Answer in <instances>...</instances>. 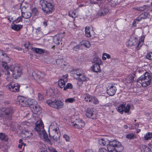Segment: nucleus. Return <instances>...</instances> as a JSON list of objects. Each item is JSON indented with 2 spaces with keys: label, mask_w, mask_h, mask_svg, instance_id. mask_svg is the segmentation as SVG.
<instances>
[{
  "label": "nucleus",
  "mask_w": 152,
  "mask_h": 152,
  "mask_svg": "<svg viewBox=\"0 0 152 152\" xmlns=\"http://www.w3.org/2000/svg\"><path fill=\"white\" fill-rule=\"evenodd\" d=\"M0 55V62L3 63L2 67L6 70L5 74L10 75L9 70L12 72V76L15 79L19 77L22 74V71L19 66L17 64L12 65L9 67L7 64L10 61V58L6 53L3 51Z\"/></svg>",
  "instance_id": "f257e3e1"
},
{
  "label": "nucleus",
  "mask_w": 152,
  "mask_h": 152,
  "mask_svg": "<svg viewBox=\"0 0 152 152\" xmlns=\"http://www.w3.org/2000/svg\"><path fill=\"white\" fill-rule=\"evenodd\" d=\"M151 79V77L150 73L146 72L138 78L137 81L142 87H145L150 85Z\"/></svg>",
  "instance_id": "f03ea898"
},
{
  "label": "nucleus",
  "mask_w": 152,
  "mask_h": 152,
  "mask_svg": "<svg viewBox=\"0 0 152 152\" xmlns=\"http://www.w3.org/2000/svg\"><path fill=\"white\" fill-rule=\"evenodd\" d=\"M57 126V124L56 122L52 123L50 127L52 130L49 132L50 137L56 141L58 140L60 137V132Z\"/></svg>",
  "instance_id": "7ed1b4c3"
},
{
  "label": "nucleus",
  "mask_w": 152,
  "mask_h": 152,
  "mask_svg": "<svg viewBox=\"0 0 152 152\" xmlns=\"http://www.w3.org/2000/svg\"><path fill=\"white\" fill-rule=\"evenodd\" d=\"M40 4L42 7L43 11L47 14L51 12L53 7V5L50 2H49L46 0H41Z\"/></svg>",
  "instance_id": "20e7f679"
},
{
  "label": "nucleus",
  "mask_w": 152,
  "mask_h": 152,
  "mask_svg": "<svg viewBox=\"0 0 152 152\" xmlns=\"http://www.w3.org/2000/svg\"><path fill=\"white\" fill-rule=\"evenodd\" d=\"M47 103L50 106L57 109L61 108L64 106V104L62 101L58 100H55L53 101L51 100H48Z\"/></svg>",
  "instance_id": "39448f33"
},
{
  "label": "nucleus",
  "mask_w": 152,
  "mask_h": 152,
  "mask_svg": "<svg viewBox=\"0 0 152 152\" xmlns=\"http://www.w3.org/2000/svg\"><path fill=\"white\" fill-rule=\"evenodd\" d=\"M32 75L33 77L36 75L37 78L39 79V80L44 81L45 80L46 74L44 72H41L38 70H35L33 72Z\"/></svg>",
  "instance_id": "423d86ee"
},
{
  "label": "nucleus",
  "mask_w": 152,
  "mask_h": 152,
  "mask_svg": "<svg viewBox=\"0 0 152 152\" xmlns=\"http://www.w3.org/2000/svg\"><path fill=\"white\" fill-rule=\"evenodd\" d=\"M85 125V123L83 120L78 119L73 122L72 126L75 128L81 129L84 127Z\"/></svg>",
  "instance_id": "0eeeda50"
},
{
  "label": "nucleus",
  "mask_w": 152,
  "mask_h": 152,
  "mask_svg": "<svg viewBox=\"0 0 152 152\" xmlns=\"http://www.w3.org/2000/svg\"><path fill=\"white\" fill-rule=\"evenodd\" d=\"M130 108V105L127 104L126 106L123 104H121L118 107L117 111L121 114H123L124 112L128 113Z\"/></svg>",
  "instance_id": "6e6552de"
},
{
  "label": "nucleus",
  "mask_w": 152,
  "mask_h": 152,
  "mask_svg": "<svg viewBox=\"0 0 152 152\" xmlns=\"http://www.w3.org/2000/svg\"><path fill=\"white\" fill-rule=\"evenodd\" d=\"M57 64L61 68H63L64 70H66L69 64L68 63L65 61L63 59H58L56 61Z\"/></svg>",
  "instance_id": "1a4fd4ad"
},
{
  "label": "nucleus",
  "mask_w": 152,
  "mask_h": 152,
  "mask_svg": "<svg viewBox=\"0 0 152 152\" xmlns=\"http://www.w3.org/2000/svg\"><path fill=\"white\" fill-rule=\"evenodd\" d=\"M44 129V125L41 120L38 121L36 123V125L34 128L35 131H37L39 134L41 133Z\"/></svg>",
  "instance_id": "9d476101"
},
{
  "label": "nucleus",
  "mask_w": 152,
  "mask_h": 152,
  "mask_svg": "<svg viewBox=\"0 0 152 152\" xmlns=\"http://www.w3.org/2000/svg\"><path fill=\"white\" fill-rule=\"evenodd\" d=\"M17 101L23 107H28L27 98L25 97L22 96H17Z\"/></svg>",
  "instance_id": "9b49d317"
},
{
  "label": "nucleus",
  "mask_w": 152,
  "mask_h": 152,
  "mask_svg": "<svg viewBox=\"0 0 152 152\" xmlns=\"http://www.w3.org/2000/svg\"><path fill=\"white\" fill-rule=\"evenodd\" d=\"M86 116L92 119H95L96 116L95 112H94L93 109L92 108H88L86 111Z\"/></svg>",
  "instance_id": "f8f14e48"
},
{
  "label": "nucleus",
  "mask_w": 152,
  "mask_h": 152,
  "mask_svg": "<svg viewBox=\"0 0 152 152\" xmlns=\"http://www.w3.org/2000/svg\"><path fill=\"white\" fill-rule=\"evenodd\" d=\"M108 143L110 145L115 147L120 148V149L119 150V151H120L123 149V147L122 146L121 143L116 140H113V141H109Z\"/></svg>",
  "instance_id": "ddd939ff"
},
{
  "label": "nucleus",
  "mask_w": 152,
  "mask_h": 152,
  "mask_svg": "<svg viewBox=\"0 0 152 152\" xmlns=\"http://www.w3.org/2000/svg\"><path fill=\"white\" fill-rule=\"evenodd\" d=\"M64 36V34L62 33L58 34L53 38V42L57 45L59 44Z\"/></svg>",
  "instance_id": "4468645a"
},
{
  "label": "nucleus",
  "mask_w": 152,
  "mask_h": 152,
  "mask_svg": "<svg viewBox=\"0 0 152 152\" xmlns=\"http://www.w3.org/2000/svg\"><path fill=\"white\" fill-rule=\"evenodd\" d=\"M20 86L18 83L10 84L8 88L10 91L12 92H18L19 91Z\"/></svg>",
  "instance_id": "2eb2a0df"
},
{
  "label": "nucleus",
  "mask_w": 152,
  "mask_h": 152,
  "mask_svg": "<svg viewBox=\"0 0 152 152\" xmlns=\"http://www.w3.org/2000/svg\"><path fill=\"white\" fill-rule=\"evenodd\" d=\"M11 28L15 31H18L23 27V25L21 24L17 25L12 22L11 25Z\"/></svg>",
  "instance_id": "dca6fc26"
},
{
  "label": "nucleus",
  "mask_w": 152,
  "mask_h": 152,
  "mask_svg": "<svg viewBox=\"0 0 152 152\" xmlns=\"http://www.w3.org/2000/svg\"><path fill=\"white\" fill-rule=\"evenodd\" d=\"M4 112V115L7 118L8 116H10L13 113V111L11 108H3L2 110Z\"/></svg>",
  "instance_id": "f3484780"
},
{
  "label": "nucleus",
  "mask_w": 152,
  "mask_h": 152,
  "mask_svg": "<svg viewBox=\"0 0 152 152\" xmlns=\"http://www.w3.org/2000/svg\"><path fill=\"white\" fill-rule=\"evenodd\" d=\"M117 90L116 88L113 86H111L107 90V93L108 95H114Z\"/></svg>",
  "instance_id": "a211bd4d"
},
{
  "label": "nucleus",
  "mask_w": 152,
  "mask_h": 152,
  "mask_svg": "<svg viewBox=\"0 0 152 152\" xmlns=\"http://www.w3.org/2000/svg\"><path fill=\"white\" fill-rule=\"evenodd\" d=\"M101 64H95L91 67V70L94 72H98L100 71V65Z\"/></svg>",
  "instance_id": "6ab92c4d"
},
{
  "label": "nucleus",
  "mask_w": 152,
  "mask_h": 152,
  "mask_svg": "<svg viewBox=\"0 0 152 152\" xmlns=\"http://www.w3.org/2000/svg\"><path fill=\"white\" fill-rule=\"evenodd\" d=\"M79 44L80 46H83L87 48H89L91 45L90 42L86 40H83Z\"/></svg>",
  "instance_id": "aec40b11"
},
{
  "label": "nucleus",
  "mask_w": 152,
  "mask_h": 152,
  "mask_svg": "<svg viewBox=\"0 0 152 152\" xmlns=\"http://www.w3.org/2000/svg\"><path fill=\"white\" fill-rule=\"evenodd\" d=\"M21 10L22 16L24 18L28 19L31 17V12L28 11L24 12L22 9H21Z\"/></svg>",
  "instance_id": "412c9836"
},
{
  "label": "nucleus",
  "mask_w": 152,
  "mask_h": 152,
  "mask_svg": "<svg viewBox=\"0 0 152 152\" xmlns=\"http://www.w3.org/2000/svg\"><path fill=\"white\" fill-rule=\"evenodd\" d=\"M134 79V77L131 74H129L126 76L125 80L128 83H132Z\"/></svg>",
  "instance_id": "4be33fe9"
},
{
  "label": "nucleus",
  "mask_w": 152,
  "mask_h": 152,
  "mask_svg": "<svg viewBox=\"0 0 152 152\" xmlns=\"http://www.w3.org/2000/svg\"><path fill=\"white\" fill-rule=\"evenodd\" d=\"M32 111L34 113L37 114L38 113L40 112L41 108L38 105H34L32 107Z\"/></svg>",
  "instance_id": "5701e85b"
},
{
  "label": "nucleus",
  "mask_w": 152,
  "mask_h": 152,
  "mask_svg": "<svg viewBox=\"0 0 152 152\" xmlns=\"http://www.w3.org/2000/svg\"><path fill=\"white\" fill-rule=\"evenodd\" d=\"M66 82L62 78L60 79L58 81L59 87L61 88H64Z\"/></svg>",
  "instance_id": "b1692460"
},
{
  "label": "nucleus",
  "mask_w": 152,
  "mask_h": 152,
  "mask_svg": "<svg viewBox=\"0 0 152 152\" xmlns=\"http://www.w3.org/2000/svg\"><path fill=\"white\" fill-rule=\"evenodd\" d=\"M27 104H28V107L31 106V107L35 104H36L37 102L35 101L34 99L31 98H27Z\"/></svg>",
  "instance_id": "393cba45"
},
{
  "label": "nucleus",
  "mask_w": 152,
  "mask_h": 152,
  "mask_svg": "<svg viewBox=\"0 0 152 152\" xmlns=\"http://www.w3.org/2000/svg\"><path fill=\"white\" fill-rule=\"evenodd\" d=\"M109 12V10L107 8H102L100 10L99 12V15L100 16H103Z\"/></svg>",
  "instance_id": "a878e982"
},
{
  "label": "nucleus",
  "mask_w": 152,
  "mask_h": 152,
  "mask_svg": "<svg viewBox=\"0 0 152 152\" xmlns=\"http://www.w3.org/2000/svg\"><path fill=\"white\" fill-rule=\"evenodd\" d=\"M98 141L99 144L103 146L105 145L109 141L107 139L103 138L99 139Z\"/></svg>",
  "instance_id": "bb28decb"
},
{
  "label": "nucleus",
  "mask_w": 152,
  "mask_h": 152,
  "mask_svg": "<svg viewBox=\"0 0 152 152\" xmlns=\"http://www.w3.org/2000/svg\"><path fill=\"white\" fill-rule=\"evenodd\" d=\"M31 50L37 54H42L45 52L44 50L39 48H32Z\"/></svg>",
  "instance_id": "cd10ccee"
},
{
  "label": "nucleus",
  "mask_w": 152,
  "mask_h": 152,
  "mask_svg": "<svg viewBox=\"0 0 152 152\" xmlns=\"http://www.w3.org/2000/svg\"><path fill=\"white\" fill-rule=\"evenodd\" d=\"M85 36L88 37H90L91 36V28L89 26L86 27L85 29Z\"/></svg>",
  "instance_id": "c85d7f7f"
},
{
  "label": "nucleus",
  "mask_w": 152,
  "mask_h": 152,
  "mask_svg": "<svg viewBox=\"0 0 152 152\" xmlns=\"http://www.w3.org/2000/svg\"><path fill=\"white\" fill-rule=\"evenodd\" d=\"M148 7V5H144L140 7H137L134 9H136L138 11H143L147 10Z\"/></svg>",
  "instance_id": "c756f323"
},
{
  "label": "nucleus",
  "mask_w": 152,
  "mask_h": 152,
  "mask_svg": "<svg viewBox=\"0 0 152 152\" xmlns=\"http://www.w3.org/2000/svg\"><path fill=\"white\" fill-rule=\"evenodd\" d=\"M69 15L75 19L77 17L76 11L75 10L70 11L69 12Z\"/></svg>",
  "instance_id": "7c9ffc66"
},
{
  "label": "nucleus",
  "mask_w": 152,
  "mask_h": 152,
  "mask_svg": "<svg viewBox=\"0 0 152 152\" xmlns=\"http://www.w3.org/2000/svg\"><path fill=\"white\" fill-rule=\"evenodd\" d=\"M141 151L142 152H151V148L145 145L142 146Z\"/></svg>",
  "instance_id": "2f4dec72"
},
{
  "label": "nucleus",
  "mask_w": 152,
  "mask_h": 152,
  "mask_svg": "<svg viewBox=\"0 0 152 152\" xmlns=\"http://www.w3.org/2000/svg\"><path fill=\"white\" fill-rule=\"evenodd\" d=\"M93 62L95 64H101L102 61L100 58L98 57L95 56L93 60Z\"/></svg>",
  "instance_id": "473e14b6"
},
{
  "label": "nucleus",
  "mask_w": 152,
  "mask_h": 152,
  "mask_svg": "<svg viewBox=\"0 0 152 152\" xmlns=\"http://www.w3.org/2000/svg\"><path fill=\"white\" fill-rule=\"evenodd\" d=\"M145 38V37L144 35L141 37L140 39H139V42L137 45V47H138L140 45V46H142L143 44L144 43Z\"/></svg>",
  "instance_id": "72a5a7b5"
},
{
  "label": "nucleus",
  "mask_w": 152,
  "mask_h": 152,
  "mask_svg": "<svg viewBox=\"0 0 152 152\" xmlns=\"http://www.w3.org/2000/svg\"><path fill=\"white\" fill-rule=\"evenodd\" d=\"M23 134L25 135V137L27 138H30L32 136V133L31 132H29L28 130H25L23 132Z\"/></svg>",
  "instance_id": "f704fd0d"
},
{
  "label": "nucleus",
  "mask_w": 152,
  "mask_h": 152,
  "mask_svg": "<svg viewBox=\"0 0 152 152\" xmlns=\"http://www.w3.org/2000/svg\"><path fill=\"white\" fill-rule=\"evenodd\" d=\"M0 139L3 141H7L8 140L7 136L3 133H0Z\"/></svg>",
  "instance_id": "c9c22d12"
},
{
  "label": "nucleus",
  "mask_w": 152,
  "mask_h": 152,
  "mask_svg": "<svg viewBox=\"0 0 152 152\" xmlns=\"http://www.w3.org/2000/svg\"><path fill=\"white\" fill-rule=\"evenodd\" d=\"M126 138L129 139H132L136 138V135L133 133L129 134L126 135Z\"/></svg>",
  "instance_id": "e433bc0d"
},
{
  "label": "nucleus",
  "mask_w": 152,
  "mask_h": 152,
  "mask_svg": "<svg viewBox=\"0 0 152 152\" xmlns=\"http://www.w3.org/2000/svg\"><path fill=\"white\" fill-rule=\"evenodd\" d=\"M76 72L74 73V76L76 75L78 77H79L81 74L83 73V71L81 69H78L75 71Z\"/></svg>",
  "instance_id": "4c0bfd02"
},
{
  "label": "nucleus",
  "mask_w": 152,
  "mask_h": 152,
  "mask_svg": "<svg viewBox=\"0 0 152 152\" xmlns=\"http://www.w3.org/2000/svg\"><path fill=\"white\" fill-rule=\"evenodd\" d=\"M73 88L72 84L70 83H68L63 89L64 91H66L67 89H71Z\"/></svg>",
  "instance_id": "58836bf2"
},
{
  "label": "nucleus",
  "mask_w": 152,
  "mask_h": 152,
  "mask_svg": "<svg viewBox=\"0 0 152 152\" xmlns=\"http://www.w3.org/2000/svg\"><path fill=\"white\" fill-rule=\"evenodd\" d=\"M144 137L145 140H148L151 139L152 138V134L150 132H148L145 135Z\"/></svg>",
  "instance_id": "ea45409f"
},
{
  "label": "nucleus",
  "mask_w": 152,
  "mask_h": 152,
  "mask_svg": "<svg viewBox=\"0 0 152 152\" xmlns=\"http://www.w3.org/2000/svg\"><path fill=\"white\" fill-rule=\"evenodd\" d=\"M131 39H130L129 40L126 42V44L127 46L130 47L132 46H134L135 45V43L132 41Z\"/></svg>",
  "instance_id": "a19ab883"
},
{
  "label": "nucleus",
  "mask_w": 152,
  "mask_h": 152,
  "mask_svg": "<svg viewBox=\"0 0 152 152\" xmlns=\"http://www.w3.org/2000/svg\"><path fill=\"white\" fill-rule=\"evenodd\" d=\"M78 79L81 80L83 81H86L87 80V78L83 73L79 77H78Z\"/></svg>",
  "instance_id": "79ce46f5"
},
{
  "label": "nucleus",
  "mask_w": 152,
  "mask_h": 152,
  "mask_svg": "<svg viewBox=\"0 0 152 152\" xmlns=\"http://www.w3.org/2000/svg\"><path fill=\"white\" fill-rule=\"evenodd\" d=\"M19 144L18 145V148L20 149L22 148V146H24V148H23V150L24 149V147L26 145V144L24 143L22 139H20L19 140Z\"/></svg>",
  "instance_id": "37998d69"
},
{
  "label": "nucleus",
  "mask_w": 152,
  "mask_h": 152,
  "mask_svg": "<svg viewBox=\"0 0 152 152\" xmlns=\"http://www.w3.org/2000/svg\"><path fill=\"white\" fill-rule=\"evenodd\" d=\"M75 101L73 98H68L65 100V102L66 103H72Z\"/></svg>",
  "instance_id": "c03bdc74"
},
{
  "label": "nucleus",
  "mask_w": 152,
  "mask_h": 152,
  "mask_svg": "<svg viewBox=\"0 0 152 152\" xmlns=\"http://www.w3.org/2000/svg\"><path fill=\"white\" fill-rule=\"evenodd\" d=\"M93 97V96H86L85 97V100L86 102H91Z\"/></svg>",
  "instance_id": "a18cd8bd"
},
{
  "label": "nucleus",
  "mask_w": 152,
  "mask_h": 152,
  "mask_svg": "<svg viewBox=\"0 0 152 152\" xmlns=\"http://www.w3.org/2000/svg\"><path fill=\"white\" fill-rule=\"evenodd\" d=\"M149 15V13L145 12L141 14L140 15L142 18L145 19L148 18V16Z\"/></svg>",
  "instance_id": "49530a36"
},
{
  "label": "nucleus",
  "mask_w": 152,
  "mask_h": 152,
  "mask_svg": "<svg viewBox=\"0 0 152 152\" xmlns=\"http://www.w3.org/2000/svg\"><path fill=\"white\" fill-rule=\"evenodd\" d=\"M107 149L108 152H111L113 150H115V148L114 147L110 145L109 144L107 145Z\"/></svg>",
  "instance_id": "de8ad7c7"
},
{
  "label": "nucleus",
  "mask_w": 152,
  "mask_h": 152,
  "mask_svg": "<svg viewBox=\"0 0 152 152\" xmlns=\"http://www.w3.org/2000/svg\"><path fill=\"white\" fill-rule=\"evenodd\" d=\"M22 21V18L21 16H19L17 18L14 20L13 21V22L16 23H19Z\"/></svg>",
  "instance_id": "09e8293b"
},
{
  "label": "nucleus",
  "mask_w": 152,
  "mask_h": 152,
  "mask_svg": "<svg viewBox=\"0 0 152 152\" xmlns=\"http://www.w3.org/2000/svg\"><path fill=\"white\" fill-rule=\"evenodd\" d=\"M91 102H93L94 104H98L99 103L98 99L94 96H93Z\"/></svg>",
  "instance_id": "8fccbe9b"
},
{
  "label": "nucleus",
  "mask_w": 152,
  "mask_h": 152,
  "mask_svg": "<svg viewBox=\"0 0 152 152\" xmlns=\"http://www.w3.org/2000/svg\"><path fill=\"white\" fill-rule=\"evenodd\" d=\"M147 58L150 60H152V52L148 53L146 55Z\"/></svg>",
  "instance_id": "3c124183"
},
{
  "label": "nucleus",
  "mask_w": 152,
  "mask_h": 152,
  "mask_svg": "<svg viewBox=\"0 0 152 152\" xmlns=\"http://www.w3.org/2000/svg\"><path fill=\"white\" fill-rule=\"evenodd\" d=\"M31 15L35 16L37 15V10L36 8H33L32 10Z\"/></svg>",
  "instance_id": "603ef678"
},
{
  "label": "nucleus",
  "mask_w": 152,
  "mask_h": 152,
  "mask_svg": "<svg viewBox=\"0 0 152 152\" xmlns=\"http://www.w3.org/2000/svg\"><path fill=\"white\" fill-rule=\"evenodd\" d=\"M63 138L67 142L69 141V136L66 134H64V135Z\"/></svg>",
  "instance_id": "864d4df0"
},
{
  "label": "nucleus",
  "mask_w": 152,
  "mask_h": 152,
  "mask_svg": "<svg viewBox=\"0 0 152 152\" xmlns=\"http://www.w3.org/2000/svg\"><path fill=\"white\" fill-rule=\"evenodd\" d=\"M99 152H108L107 150L104 148H100L99 150Z\"/></svg>",
  "instance_id": "5fc2aeb1"
},
{
  "label": "nucleus",
  "mask_w": 152,
  "mask_h": 152,
  "mask_svg": "<svg viewBox=\"0 0 152 152\" xmlns=\"http://www.w3.org/2000/svg\"><path fill=\"white\" fill-rule=\"evenodd\" d=\"M80 44L79 45H77L75 47H74L73 48V50L75 51H77L80 48Z\"/></svg>",
  "instance_id": "6e6d98bb"
},
{
  "label": "nucleus",
  "mask_w": 152,
  "mask_h": 152,
  "mask_svg": "<svg viewBox=\"0 0 152 152\" xmlns=\"http://www.w3.org/2000/svg\"><path fill=\"white\" fill-rule=\"evenodd\" d=\"M68 75L67 74H66L65 75H63L62 78L63 79H64V80L66 81V82H67L68 81Z\"/></svg>",
  "instance_id": "4d7b16f0"
},
{
  "label": "nucleus",
  "mask_w": 152,
  "mask_h": 152,
  "mask_svg": "<svg viewBox=\"0 0 152 152\" xmlns=\"http://www.w3.org/2000/svg\"><path fill=\"white\" fill-rule=\"evenodd\" d=\"M83 81L81 80H80L79 79H78V81H77V84L79 86H81L82 84L83 83Z\"/></svg>",
  "instance_id": "13d9d810"
},
{
  "label": "nucleus",
  "mask_w": 152,
  "mask_h": 152,
  "mask_svg": "<svg viewBox=\"0 0 152 152\" xmlns=\"http://www.w3.org/2000/svg\"><path fill=\"white\" fill-rule=\"evenodd\" d=\"M103 56H106V58L108 59L110 58H111L109 54H108L106 53H104L103 54Z\"/></svg>",
  "instance_id": "bf43d9fd"
},
{
  "label": "nucleus",
  "mask_w": 152,
  "mask_h": 152,
  "mask_svg": "<svg viewBox=\"0 0 152 152\" xmlns=\"http://www.w3.org/2000/svg\"><path fill=\"white\" fill-rule=\"evenodd\" d=\"M49 150L50 152H58L53 148H50Z\"/></svg>",
  "instance_id": "052dcab7"
},
{
  "label": "nucleus",
  "mask_w": 152,
  "mask_h": 152,
  "mask_svg": "<svg viewBox=\"0 0 152 152\" xmlns=\"http://www.w3.org/2000/svg\"><path fill=\"white\" fill-rule=\"evenodd\" d=\"M142 19H143V18H142L141 15H140L137 18V19H135L137 20V22H139V21H140L142 20Z\"/></svg>",
  "instance_id": "680f3d73"
},
{
  "label": "nucleus",
  "mask_w": 152,
  "mask_h": 152,
  "mask_svg": "<svg viewBox=\"0 0 152 152\" xmlns=\"http://www.w3.org/2000/svg\"><path fill=\"white\" fill-rule=\"evenodd\" d=\"M38 98L39 100L42 101L44 99L43 96H38Z\"/></svg>",
  "instance_id": "e2e57ef3"
},
{
  "label": "nucleus",
  "mask_w": 152,
  "mask_h": 152,
  "mask_svg": "<svg viewBox=\"0 0 152 152\" xmlns=\"http://www.w3.org/2000/svg\"><path fill=\"white\" fill-rule=\"evenodd\" d=\"M40 28L39 27L36 30V32L37 34H39L41 32V31L40 30Z\"/></svg>",
  "instance_id": "0e129e2a"
},
{
  "label": "nucleus",
  "mask_w": 152,
  "mask_h": 152,
  "mask_svg": "<svg viewBox=\"0 0 152 152\" xmlns=\"http://www.w3.org/2000/svg\"><path fill=\"white\" fill-rule=\"evenodd\" d=\"M137 20L136 19H134L133 21V26L134 27H136V23H137Z\"/></svg>",
  "instance_id": "69168bd1"
},
{
  "label": "nucleus",
  "mask_w": 152,
  "mask_h": 152,
  "mask_svg": "<svg viewBox=\"0 0 152 152\" xmlns=\"http://www.w3.org/2000/svg\"><path fill=\"white\" fill-rule=\"evenodd\" d=\"M47 21H44L43 23V25L45 27H46L47 25Z\"/></svg>",
  "instance_id": "338daca9"
},
{
  "label": "nucleus",
  "mask_w": 152,
  "mask_h": 152,
  "mask_svg": "<svg viewBox=\"0 0 152 152\" xmlns=\"http://www.w3.org/2000/svg\"><path fill=\"white\" fill-rule=\"evenodd\" d=\"M83 152H93V151L91 149H87L83 151Z\"/></svg>",
  "instance_id": "774afa93"
}]
</instances>
